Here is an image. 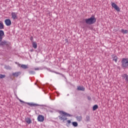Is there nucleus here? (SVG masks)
I'll use <instances>...</instances> for the list:
<instances>
[{
	"mask_svg": "<svg viewBox=\"0 0 128 128\" xmlns=\"http://www.w3.org/2000/svg\"><path fill=\"white\" fill-rule=\"evenodd\" d=\"M88 100H91V98L90 96H88Z\"/></svg>",
	"mask_w": 128,
	"mask_h": 128,
	"instance_id": "nucleus-31",
	"label": "nucleus"
},
{
	"mask_svg": "<svg viewBox=\"0 0 128 128\" xmlns=\"http://www.w3.org/2000/svg\"><path fill=\"white\" fill-rule=\"evenodd\" d=\"M30 106H40V104H34V103H30Z\"/></svg>",
	"mask_w": 128,
	"mask_h": 128,
	"instance_id": "nucleus-13",
	"label": "nucleus"
},
{
	"mask_svg": "<svg viewBox=\"0 0 128 128\" xmlns=\"http://www.w3.org/2000/svg\"><path fill=\"white\" fill-rule=\"evenodd\" d=\"M40 70V68H34V70Z\"/></svg>",
	"mask_w": 128,
	"mask_h": 128,
	"instance_id": "nucleus-27",
	"label": "nucleus"
},
{
	"mask_svg": "<svg viewBox=\"0 0 128 128\" xmlns=\"http://www.w3.org/2000/svg\"><path fill=\"white\" fill-rule=\"evenodd\" d=\"M25 120L28 124H32V119L30 118H25Z\"/></svg>",
	"mask_w": 128,
	"mask_h": 128,
	"instance_id": "nucleus-7",
	"label": "nucleus"
},
{
	"mask_svg": "<svg viewBox=\"0 0 128 128\" xmlns=\"http://www.w3.org/2000/svg\"><path fill=\"white\" fill-rule=\"evenodd\" d=\"M78 90H82V92H84V86H78Z\"/></svg>",
	"mask_w": 128,
	"mask_h": 128,
	"instance_id": "nucleus-12",
	"label": "nucleus"
},
{
	"mask_svg": "<svg viewBox=\"0 0 128 128\" xmlns=\"http://www.w3.org/2000/svg\"><path fill=\"white\" fill-rule=\"evenodd\" d=\"M6 78V75L0 74V78Z\"/></svg>",
	"mask_w": 128,
	"mask_h": 128,
	"instance_id": "nucleus-23",
	"label": "nucleus"
},
{
	"mask_svg": "<svg viewBox=\"0 0 128 128\" xmlns=\"http://www.w3.org/2000/svg\"><path fill=\"white\" fill-rule=\"evenodd\" d=\"M12 18L13 20H16L18 18L16 16V14L14 12H12Z\"/></svg>",
	"mask_w": 128,
	"mask_h": 128,
	"instance_id": "nucleus-9",
	"label": "nucleus"
},
{
	"mask_svg": "<svg viewBox=\"0 0 128 128\" xmlns=\"http://www.w3.org/2000/svg\"><path fill=\"white\" fill-rule=\"evenodd\" d=\"M21 68H24V70H26V68H28V66L27 65H24V64H22L21 66Z\"/></svg>",
	"mask_w": 128,
	"mask_h": 128,
	"instance_id": "nucleus-16",
	"label": "nucleus"
},
{
	"mask_svg": "<svg viewBox=\"0 0 128 128\" xmlns=\"http://www.w3.org/2000/svg\"><path fill=\"white\" fill-rule=\"evenodd\" d=\"M2 40V37H0V42H1V41Z\"/></svg>",
	"mask_w": 128,
	"mask_h": 128,
	"instance_id": "nucleus-30",
	"label": "nucleus"
},
{
	"mask_svg": "<svg viewBox=\"0 0 128 128\" xmlns=\"http://www.w3.org/2000/svg\"><path fill=\"white\" fill-rule=\"evenodd\" d=\"M121 32L122 34H128V30H124V29H122L121 30Z\"/></svg>",
	"mask_w": 128,
	"mask_h": 128,
	"instance_id": "nucleus-14",
	"label": "nucleus"
},
{
	"mask_svg": "<svg viewBox=\"0 0 128 128\" xmlns=\"http://www.w3.org/2000/svg\"><path fill=\"white\" fill-rule=\"evenodd\" d=\"M4 23L6 26H10L12 24V21H10V19H6L4 20Z\"/></svg>",
	"mask_w": 128,
	"mask_h": 128,
	"instance_id": "nucleus-6",
	"label": "nucleus"
},
{
	"mask_svg": "<svg viewBox=\"0 0 128 128\" xmlns=\"http://www.w3.org/2000/svg\"><path fill=\"white\" fill-rule=\"evenodd\" d=\"M5 68H6V70H10L11 68L10 66H5Z\"/></svg>",
	"mask_w": 128,
	"mask_h": 128,
	"instance_id": "nucleus-24",
	"label": "nucleus"
},
{
	"mask_svg": "<svg viewBox=\"0 0 128 128\" xmlns=\"http://www.w3.org/2000/svg\"><path fill=\"white\" fill-rule=\"evenodd\" d=\"M20 102H23L24 103V102L22 100L20 99L19 100Z\"/></svg>",
	"mask_w": 128,
	"mask_h": 128,
	"instance_id": "nucleus-29",
	"label": "nucleus"
},
{
	"mask_svg": "<svg viewBox=\"0 0 128 128\" xmlns=\"http://www.w3.org/2000/svg\"><path fill=\"white\" fill-rule=\"evenodd\" d=\"M72 124L74 126H77L78 122H72Z\"/></svg>",
	"mask_w": 128,
	"mask_h": 128,
	"instance_id": "nucleus-22",
	"label": "nucleus"
},
{
	"mask_svg": "<svg viewBox=\"0 0 128 128\" xmlns=\"http://www.w3.org/2000/svg\"><path fill=\"white\" fill-rule=\"evenodd\" d=\"M86 122H90V116H86Z\"/></svg>",
	"mask_w": 128,
	"mask_h": 128,
	"instance_id": "nucleus-21",
	"label": "nucleus"
},
{
	"mask_svg": "<svg viewBox=\"0 0 128 128\" xmlns=\"http://www.w3.org/2000/svg\"><path fill=\"white\" fill-rule=\"evenodd\" d=\"M112 6L116 10V12H120V7L118 6V5L114 3V2H112Z\"/></svg>",
	"mask_w": 128,
	"mask_h": 128,
	"instance_id": "nucleus-4",
	"label": "nucleus"
},
{
	"mask_svg": "<svg viewBox=\"0 0 128 128\" xmlns=\"http://www.w3.org/2000/svg\"><path fill=\"white\" fill-rule=\"evenodd\" d=\"M32 46L34 48H38V44H36V42L32 41Z\"/></svg>",
	"mask_w": 128,
	"mask_h": 128,
	"instance_id": "nucleus-10",
	"label": "nucleus"
},
{
	"mask_svg": "<svg viewBox=\"0 0 128 128\" xmlns=\"http://www.w3.org/2000/svg\"><path fill=\"white\" fill-rule=\"evenodd\" d=\"M118 56H114L113 58V60L115 62H118Z\"/></svg>",
	"mask_w": 128,
	"mask_h": 128,
	"instance_id": "nucleus-20",
	"label": "nucleus"
},
{
	"mask_svg": "<svg viewBox=\"0 0 128 128\" xmlns=\"http://www.w3.org/2000/svg\"><path fill=\"white\" fill-rule=\"evenodd\" d=\"M4 22L0 21V30H4Z\"/></svg>",
	"mask_w": 128,
	"mask_h": 128,
	"instance_id": "nucleus-11",
	"label": "nucleus"
},
{
	"mask_svg": "<svg viewBox=\"0 0 128 128\" xmlns=\"http://www.w3.org/2000/svg\"><path fill=\"white\" fill-rule=\"evenodd\" d=\"M20 72H16L12 74V75L16 78H18V76H20Z\"/></svg>",
	"mask_w": 128,
	"mask_h": 128,
	"instance_id": "nucleus-8",
	"label": "nucleus"
},
{
	"mask_svg": "<svg viewBox=\"0 0 128 128\" xmlns=\"http://www.w3.org/2000/svg\"><path fill=\"white\" fill-rule=\"evenodd\" d=\"M122 64L123 68L128 67V58H122Z\"/></svg>",
	"mask_w": 128,
	"mask_h": 128,
	"instance_id": "nucleus-3",
	"label": "nucleus"
},
{
	"mask_svg": "<svg viewBox=\"0 0 128 128\" xmlns=\"http://www.w3.org/2000/svg\"><path fill=\"white\" fill-rule=\"evenodd\" d=\"M98 105H94L93 106L92 110H98Z\"/></svg>",
	"mask_w": 128,
	"mask_h": 128,
	"instance_id": "nucleus-18",
	"label": "nucleus"
},
{
	"mask_svg": "<svg viewBox=\"0 0 128 128\" xmlns=\"http://www.w3.org/2000/svg\"><path fill=\"white\" fill-rule=\"evenodd\" d=\"M6 44V42H1V44H2V45Z\"/></svg>",
	"mask_w": 128,
	"mask_h": 128,
	"instance_id": "nucleus-26",
	"label": "nucleus"
},
{
	"mask_svg": "<svg viewBox=\"0 0 128 128\" xmlns=\"http://www.w3.org/2000/svg\"><path fill=\"white\" fill-rule=\"evenodd\" d=\"M29 73H30V74H34L35 72H34V71H30V72H29Z\"/></svg>",
	"mask_w": 128,
	"mask_h": 128,
	"instance_id": "nucleus-25",
	"label": "nucleus"
},
{
	"mask_svg": "<svg viewBox=\"0 0 128 128\" xmlns=\"http://www.w3.org/2000/svg\"><path fill=\"white\" fill-rule=\"evenodd\" d=\"M30 40H34V38L32 36L30 38Z\"/></svg>",
	"mask_w": 128,
	"mask_h": 128,
	"instance_id": "nucleus-32",
	"label": "nucleus"
},
{
	"mask_svg": "<svg viewBox=\"0 0 128 128\" xmlns=\"http://www.w3.org/2000/svg\"><path fill=\"white\" fill-rule=\"evenodd\" d=\"M85 22L87 24H94L96 22V19L94 16H92L90 18L85 19Z\"/></svg>",
	"mask_w": 128,
	"mask_h": 128,
	"instance_id": "nucleus-1",
	"label": "nucleus"
},
{
	"mask_svg": "<svg viewBox=\"0 0 128 128\" xmlns=\"http://www.w3.org/2000/svg\"><path fill=\"white\" fill-rule=\"evenodd\" d=\"M4 34V32L2 30H0V36L2 38Z\"/></svg>",
	"mask_w": 128,
	"mask_h": 128,
	"instance_id": "nucleus-17",
	"label": "nucleus"
},
{
	"mask_svg": "<svg viewBox=\"0 0 128 128\" xmlns=\"http://www.w3.org/2000/svg\"><path fill=\"white\" fill-rule=\"evenodd\" d=\"M37 120L38 122H42L44 120V116H42V115H38Z\"/></svg>",
	"mask_w": 128,
	"mask_h": 128,
	"instance_id": "nucleus-5",
	"label": "nucleus"
},
{
	"mask_svg": "<svg viewBox=\"0 0 128 128\" xmlns=\"http://www.w3.org/2000/svg\"><path fill=\"white\" fill-rule=\"evenodd\" d=\"M76 118L78 122H81L82 120V116H78L76 117Z\"/></svg>",
	"mask_w": 128,
	"mask_h": 128,
	"instance_id": "nucleus-19",
	"label": "nucleus"
},
{
	"mask_svg": "<svg viewBox=\"0 0 128 128\" xmlns=\"http://www.w3.org/2000/svg\"><path fill=\"white\" fill-rule=\"evenodd\" d=\"M60 114H62V116H60L59 118L60 120H66V116H72V115H70L69 114H68L64 111H60Z\"/></svg>",
	"mask_w": 128,
	"mask_h": 128,
	"instance_id": "nucleus-2",
	"label": "nucleus"
},
{
	"mask_svg": "<svg viewBox=\"0 0 128 128\" xmlns=\"http://www.w3.org/2000/svg\"><path fill=\"white\" fill-rule=\"evenodd\" d=\"M123 78L125 80H128V76L126 74H124L123 75Z\"/></svg>",
	"mask_w": 128,
	"mask_h": 128,
	"instance_id": "nucleus-15",
	"label": "nucleus"
},
{
	"mask_svg": "<svg viewBox=\"0 0 128 128\" xmlns=\"http://www.w3.org/2000/svg\"><path fill=\"white\" fill-rule=\"evenodd\" d=\"M67 122H68V124H70V122H72L70 121V120H68Z\"/></svg>",
	"mask_w": 128,
	"mask_h": 128,
	"instance_id": "nucleus-28",
	"label": "nucleus"
}]
</instances>
